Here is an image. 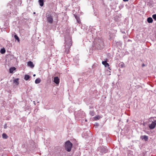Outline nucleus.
<instances>
[{
    "label": "nucleus",
    "mask_w": 156,
    "mask_h": 156,
    "mask_svg": "<svg viewBox=\"0 0 156 156\" xmlns=\"http://www.w3.org/2000/svg\"><path fill=\"white\" fill-rule=\"evenodd\" d=\"M46 16L48 23L51 24L53 23V13L52 12L50 11H48L46 14Z\"/></svg>",
    "instance_id": "obj_1"
},
{
    "label": "nucleus",
    "mask_w": 156,
    "mask_h": 156,
    "mask_svg": "<svg viewBox=\"0 0 156 156\" xmlns=\"http://www.w3.org/2000/svg\"><path fill=\"white\" fill-rule=\"evenodd\" d=\"M96 43L94 44V45L96 48L98 49H101L103 47V42L101 39H98L97 42L95 41Z\"/></svg>",
    "instance_id": "obj_2"
},
{
    "label": "nucleus",
    "mask_w": 156,
    "mask_h": 156,
    "mask_svg": "<svg viewBox=\"0 0 156 156\" xmlns=\"http://www.w3.org/2000/svg\"><path fill=\"white\" fill-rule=\"evenodd\" d=\"M72 145V144L68 140L65 142V149L67 151L69 152L71 150Z\"/></svg>",
    "instance_id": "obj_3"
},
{
    "label": "nucleus",
    "mask_w": 156,
    "mask_h": 156,
    "mask_svg": "<svg viewBox=\"0 0 156 156\" xmlns=\"http://www.w3.org/2000/svg\"><path fill=\"white\" fill-rule=\"evenodd\" d=\"M98 150L101 153H106L108 152V150L105 147H102L98 149Z\"/></svg>",
    "instance_id": "obj_4"
},
{
    "label": "nucleus",
    "mask_w": 156,
    "mask_h": 156,
    "mask_svg": "<svg viewBox=\"0 0 156 156\" xmlns=\"http://www.w3.org/2000/svg\"><path fill=\"white\" fill-rule=\"evenodd\" d=\"M156 125V120H154V121L152 122L151 124L149 125V127L150 129H154Z\"/></svg>",
    "instance_id": "obj_5"
},
{
    "label": "nucleus",
    "mask_w": 156,
    "mask_h": 156,
    "mask_svg": "<svg viewBox=\"0 0 156 156\" xmlns=\"http://www.w3.org/2000/svg\"><path fill=\"white\" fill-rule=\"evenodd\" d=\"M54 82L55 83L57 84L59 83V79L58 76L55 77H54Z\"/></svg>",
    "instance_id": "obj_6"
},
{
    "label": "nucleus",
    "mask_w": 156,
    "mask_h": 156,
    "mask_svg": "<svg viewBox=\"0 0 156 156\" xmlns=\"http://www.w3.org/2000/svg\"><path fill=\"white\" fill-rule=\"evenodd\" d=\"M74 16H75V19L77 20V23L79 24L80 23H81L80 20V18H79V16H78L75 15H74Z\"/></svg>",
    "instance_id": "obj_7"
},
{
    "label": "nucleus",
    "mask_w": 156,
    "mask_h": 156,
    "mask_svg": "<svg viewBox=\"0 0 156 156\" xmlns=\"http://www.w3.org/2000/svg\"><path fill=\"white\" fill-rule=\"evenodd\" d=\"M28 65L31 68H33L34 67V65L33 64V63L31 61H29L28 62Z\"/></svg>",
    "instance_id": "obj_8"
},
{
    "label": "nucleus",
    "mask_w": 156,
    "mask_h": 156,
    "mask_svg": "<svg viewBox=\"0 0 156 156\" xmlns=\"http://www.w3.org/2000/svg\"><path fill=\"white\" fill-rule=\"evenodd\" d=\"M141 138L142 139L145 140V141H147L148 140V137L146 135L142 136H141Z\"/></svg>",
    "instance_id": "obj_9"
},
{
    "label": "nucleus",
    "mask_w": 156,
    "mask_h": 156,
    "mask_svg": "<svg viewBox=\"0 0 156 156\" xmlns=\"http://www.w3.org/2000/svg\"><path fill=\"white\" fill-rule=\"evenodd\" d=\"M102 64L104 65L105 67H108L109 66V64L107 63L106 61H102Z\"/></svg>",
    "instance_id": "obj_10"
},
{
    "label": "nucleus",
    "mask_w": 156,
    "mask_h": 156,
    "mask_svg": "<svg viewBox=\"0 0 156 156\" xmlns=\"http://www.w3.org/2000/svg\"><path fill=\"white\" fill-rule=\"evenodd\" d=\"M147 21L149 23H152L153 22V20L151 17H149L147 19Z\"/></svg>",
    "instance_id": "obj_11"
},
{
    "label": "nucleus",
    "mask_w": 156,
    "mask_h": 156,
    "mask_svg": "<svg viewBox=\"0 0 156 156\" xmlns=\"http://www.w3.org/2000/svg\"><path fill=\"white\" fill-rule=\"evenodd\" d=\"M19 79L18 78H16L13 80V82L14 83H15L16 85H18L19 84L18 82Z\"/></svg>",
    "instance_id": "obj_12"
},
{
    "label": "nucleus",
    "mask_w": 156,
    "mask_h": 156,
    "mask_svg": "<svg viewBox=\"0 0 156 156\" xmlns=\"http://www.w3.org/2000/svg\"><path fill=\"white\" fill-rule=\"evenodd\" d=\"M71 44L69 43V44H67L66 43V50L67 51V49L68 48H70V46H71Z\"/></svg>",
    "instance_id": "obj_13"
},
{
    "label": "nucleus",
    "mask_w": 156,
    "mask_h": 156,
    "mask_svg": "<svg viewBox=\"0 0 156 156\" xmlns=\"http://www.w3.org/2000/svg\"><path fill=\"white\" fill-rule=\"evenodd\" d=\"M16 69L15 67H11L9 69V72L10 73H12L13 71L16 70Z\"/></svg>",
    "instance_id": "obj_14"
},
{
    "label": "nucleus",
    "mask_w": 156,
    "mask_h": 156,
    "mask_svg": "<svg viewBox=\"0 0 156 156\" xmlns=\"http://www.w3.org/2000/svg\"><path fill=\"white\" fill-rule=\"evenodd\" d=\"M30 76L27 75H25L24 79L26 80H28L30 78Z\"/></svg>",
    "instance_id": "obj_15"
},
{
    "label": "nucleus",
    "mask_w": 156,
    "mask_h": 156,
    "mask_svg": "<svg viewBox=\"0 0 156 156\" xmlns=\"http://www.w3.org/2000/svg\"><path fill=\"white\" fill-rule=\"evenodd\" d=\"M40 5L42 6L44 5V0H39Z\"/></svg>",
    "instance_id": "obj_16"
},
{
    "label": "nucleus",
    "mask_w": 156,
    "mask_h": 156,
    "mask_svg": "<svg viewBox=\"0 0 156 156\" xmlns=\"http://www.w3.org/2000/svg\"><path fill=\"white\" fill-rule=\"evenodd\" d=\"M2 137L3 139H7L8 137V136L5 133H3L2 134Z\"/></svg>",
    "instance_id": "obj_17"
},
{
    "label": "nucleus",
    "mask_w": 156,
    "mask_h": 156,
    "mask_svg": "<svg viewBox=\"0 0 156 156\" xmlns=\"http://www.w3.org/2000/svg\"><path fill=\"white\" fill-rule=\"evenodd\" d=\"M41 81V80L39 78H37L35 80V83L36 84L39 83Z\"/></svg>",
    "instance_id": "obj_18"
},
{
    "label": "nucleus",
    "mask_w": 156,
    "mask_h": 156,
    "mask_svg": "<svg viewBox=\"0 0 156 156\" xmlns=\"http://www.w3.org/2000/svg\"><path fill=\"white\" fill-rule=\"evenodd\" d=\"M14 38H15L16 40H17L18 41V42H19L20 40L19 38L17 35L16 34L14 35Z\"/></svg>",
    "instance_id": "obj_19"
},
{
    "label": "nucleus",
    "mask_w": 156,
    "mask_h": 156,
    "mask_svg": "<svg viewBox=\"0 0 156 156\" xmlns=\"http://www.w3.org/2000/svg\"><path fill=\"white\" fill-rule=\"evenodd\" d=\"M5 52V50L4 48L1 49L0 51V52L2 54H4Z\"/></svg>",
    "instance_id": "obj_20"
},
{
    "label": "nucleus",
    "mask_w": 156,
    "mask_h": 156,
    "mask_svg": "<svg viewBox=\"0 0 156 156\" xmlns=\"http://www.w3.org/2000/svg\"><path fill=\"white\" fill-rule=\"evenodd\" d=\"M90 114L91 116H93L94 115V112L93 111H90Z\"/></svg>",
    "instance_id": "obj_21"
},
{
    "label": "nucleus",
    "mask_w": 156,
    "mask_h": 156,
    "mask_svg": "<svg viewBox=\"0 0 156 156\" xmlns=\"http://www.w3.org/2000/svg\"><path fill=\"white\" fill-rule=\"evenodd\" d=\"M152 17L154 20H156V14L153 15Z\"/></svg>",
    "instance_id": "obj_22"
},
{
    "label": "nucleus",
    "mask_w": 156,
    "mask_h": 156,
    "mask_svg": "<svg viewBox=\"0 0 156 156\" xmlns=\"http://www.w3.org/2000/svg\"><path fill=\"white\" fill-rule=\"evenodd\" d=\"M100 118L99 116H97L94 117V119L96 120H98Z\"/></svg>",
    "instance_id": "obj_23"
},
{
    "label": "nucleus",
    "mask_w": 156,
    "mask_h": 156,
    "mask_svg": "<svg viewBox=\"0 0 156 156\" xmlns=\"http://www.w3.org/2000/svg\"><path fill=\"white\" fill-rule=\"evenodd\" d=\"M124 65V64L123 63H122L121 64H120V66L121 67H123Z\"/></svg>",
    "instance_id": "obj_24"
},
{
    "label": "nucleus",
    "mask_w": 156,
    "mask_h": 156,
    "mask_svg": "<svg viewBox=\"0 0 156 156\" xmlns=\"http://www.w3.org/2000/svg\"><path fill=\"white\" fill-rule=\"evenodd\" d=\"M145 66V64H144V63H143L142 65V67H144V66Z\"/></svg>",
    "instance_id": "obj_25"
},
{
    "label": "nucleus",
    "mask_w": 156,
    "mask_h": 156,
    "mask_svg": "<svg viewBox=\"0 0 156 156\" xmlns=\"http://www.w3.org/2000/svg\"><path fill=\"white\" fill-rule=\"evenodd\" d=\"M124 2H127L129 0H123Z\"/></svg>",
    "instance_id": "obj_26"
},
{
    "label": "nucleus",
    "mask_w": 156,
    "mask_h": 156,
    "mask_svg": "<svg viewBox=\"0 0 156 156\" xmlns=\"http://www.w3.org/2000/svg\"><path fill=\"white\" fill-rule=\"evenodd\" d=\"M36 76V75L35 74L33 75L34 76Z\"/></svg>",
    "instance_id": "obj_27"
},
{
    "label": "nucleus",
    "mask_w": 156,
    "mask_h": 156,
    "mask_svg": "<svg viewBox=\"0 0 156 156\" xmlns=\"http://www.w3.org/2000/svg\"><path fill=\"white\" fill-rule=\"evenodd\" d=\"M4 128L5 129H6V126H4Z\"/></svg>",
    "instance_id": "obj_28"
},
{
    "label": "nucleus",
    "mask_w": 156,
    "mask_h": 156,
    "mask_svg": "<svg viewBox=\"0 0 156 156\" xmlns=\"http://www.w3.org/2000/svg\"><path fill=\"white\" fill-rule=\"evenodd\" d=\"M15 156H19V155H15Z\"/></svg>",
    "instance_id": "obj_29"
},
{
    "label": "nucleus",
    "mask_w": 156,
    "mask_h": 156,
    "mask_svg": "<svg viewBox=\"0 0 156 156\" xmlns=\"http://www.w3.org/2000/svg\"><path fill=\"white\" fill-rule=\"evenodd\" d=\"M34 147H36V146H35L34 148Z\"/></svg>",
    "instance_id": "obj_30"
},
{
    "label": "nucleus",
    "mask_w": 156,
    "mask_h": 156,
    "mask_svg": "<svg viewBox=\"0 0 156 156\" xmlns=\"http://www.w3.org/2000/svg\"><path fill=\"white\" fill-rule=\"evenodd\" d=\"M35 12H34V14H35Z\"/></svg>",
    "instance_id": "obj_31"
}]
</instances>
